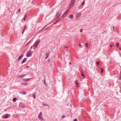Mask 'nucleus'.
Returning a JSON list of instances; mask_svg holds the SVG:
<instances>
[{
	"mask_svg": "<svg viewBox=\"0 0 121 121\" xmlns=\"http://www.w3.org/2000/svg\"><path fill=\"white\" fill-rule=\"evenodd\" d=\"M42 112H41L39 114L38 116V118L39 119H41V120H43V118H42Z\"/></svg>",
	"mask_w": 121,
	"mask_h": 121,
	"instance_id": "obj_1",
	"label": "nucleus"
},
{
	"mask_svg": "<svg viewBox=\"0 0 121 121\" xmlns=\"http://www.w3.org/2000/svg\"><path fill=\"white\" fill-rule=\"evenodd\" d=\"M19 106L20 107L22 108H24L25 107V104L22 103H20Z\"/></svg>",
	"mask_w": 121,
	"mask_h": 121,
	"instance_id": "obj_2",
	"label": "nucleus"
},
{
	"mask_svg": "<svg viewBox=\"0 0 121 121\" xmlns=\"http://www.w3.org/2000/svg\"><path fill=\"white\" fill-rule=\"evenodd\" d=\"M74 0H71L70 4V7L74 4Z\"/></svg>",
	"mask_w": 121,
	"mask_h": 121,
	"instance_id": "obj_3",
	"label": "nucleus"
},
{
	"mask_svg": "<svg viewBox=\"0 0 121 121\" xmlns=\"http://www.w3.org/2000/svg\"><path fill=\"white\" fill-rule=\"evenodd\" d=\"M61 14L60 13L59 15L58 16L56 20V22L55 23H54V24H55V23L57 22L59 20L60 18V15Z\"/></svg>",
	"mask_w": 121,
	"mask_h": 121,
	"instance_id": "obj_4",
	"label": "nucleus"
},
{
	"mask_svg": "<svg viewBox=\"0 0 121 121\" xmlns=\"http://www.w3.org/2000/svg\"><path fill=\"white\" fill-rule=\"evenodd\" d=\"M69 11V10H67L66 12L64 13L63 14L62 16H65L67 14Z\"/></svg>",
	"mask_w": 121,
	"mask_h": 121,
	"instance_id": "obj_5",
	"label": "nucleus"
},
{
	"mask_svg": "<svg viewBox=\"0 0 121 121\" xmlns=\"http://www.w3.org/2000/svg\"><path fill=\"white\" fill-rule=\"evenodd\" d=\"M39 41H37L35 44V47H37V46L39 44Z\"/></svg>",
	"mask_w": 121,
	"mask_h": 121,
	"instance_id": "obj_6",
	"label": "nucleus"
},
{
	"mask_svg": "<svg viewBox=\"0 0 121 121\" xmlns=\"http://www.w3.org/2000/svg\"><path fill=\"white\" fill-rule=\"evenodd\" d=\"M26 58H24L22 62V64L25 62L26 61Z\"/></svg>",
	"mask_w": 121,
	"mask_h": 121,
	"instance_id": "obj_7",
	"label": "nucleus"
},
{
	"mask_svg": "<svg viewBox=\"0 0 121 121\" xmlns=\"http://www.w3.org/2000/svg\"><path fill=\"white\" fill-rule=\"evenodd\" d=\"M22 57H23V55H21L20 56H19V57L18 59V60H21L22 58Z\"/></svg>",
	"mask_w": 121,
	"mask_h": 121,
	"instance_id": "obj_8",
	"label": "nucleus"
},
{
	"mask_svg": "<svg viewBox=\"0 0 121 121\" xmlns=\"http://www.w3.org/2000/svg\"><path fill=\"white\" fill-rule=\"evenodd\" d=\"M30 80V78H26V79H24L23 78V80L24 81H25L26 82L27 81H28V80Z\"/></svg>",
	"mask_w": 121,
	"mask_h": 121,
	"instance_id": "obj_9",
	"label": "nucleus"
},
{
	"mask_svg": "<svg viewBox=\"0 0 121 121\" xmlns=\"http://www.w3.org/2000/svg\"><path fill=\"white\" fill-rule=\"evenodd\" d=\"M31 54L30 52H29L28 54H27L26 55V56L27 57H29L30 56Z\"/></svg>",
	"mask_w": 121,
	"mask_h": 121,
	"instance_id": "obj_10",
	"label": "nucleus"
},
{
	"mask_svg": "<svg viewBox=\"0 0 121 121\" xmlns=\"http://www.w3.org/2000/svg\"><path fill=\"white\" fill-rule=\"evenodd\" d=\"M20 93L22 94H25L26 93V92L25 91H21L20 92Z\"/></svg>",
	"mask_w": 121,
	"mask_h": 121,
	"instance_id": "obj_11",
	"label": "nucleus"
},
{
	"mask_svg": "<svg viewBox=\"0 0 121 121\" xmlns=\"http://www.w3.org/2000/svg\"><path fill=\"white\" fill-rule=\"evenodd\" d=\"M69 18H72L73 17V15L71 14L69 16Z\"/></svg>",
	"mask_w": 121,
	"mask_h": 121,
	"instance_id": "obj_12",
	"label": "nucleus"
},
{
	"mask_svg": "<svg viewBox=\"0 0 121 121\" xmlns=\"http://www.w3.org/2000/svg\"><path fill=\"white\" fill-rule=\"evenodd\" d=\"M8 116L9 115L8 114H7L4 117V118L5 119L7 118L8 117Z\"/></svg>",
	"mask_w": 121,
	"mask_h": 121,
	"instance_id": "obj_13",
	"label": "nucleus"
},
{
	"mask_svg": "<svg viewBox=\"0 0 121 121\" xmlns=\"http://www.w3.org/2000/svg\"><path fill=\"white\" fill-rule=\"evenodd\" d=\"M16 98H13V102H15L16 101Z\"/></svg>",
	"mask_w": 121,
	"mask_h": 121,
	"instance_id": "obj_14",
	"label": "nucleus"
},
{
	"mask_svg": "<svg viewBox=\"0 0 121 121\" xmlns=\"http://www.w3.org/2000/svg\"><path fill=\"white\" fill-rule=\"evenodd\" d=\"M26 15H25L24 16V17L23 18V20H25V19L26 18Z\"/></svg>",
	"mask_w": 121,
	"mask_h": 121,
	"instance_id": "obj_15",
	"label": "nucleus"
},
{
	"mask_svg": "<svg viewBox=\"0 0 121 121\" xmlns=\"http://www.w3.org/2000/svg\"><path fill=\"white\" fill-rule=\"evenodd\" d=\"M120 78H119V80H121V71L120 72Z\"/></svg>",
	"mask_w": 121,
	"mask_h": 121,
	"instance_id": "obj_16",
	"label": "nucleus"
},
{
	"mask_svg": "<svg viewBox=\"0 0 121 121\" xmlns=\"http://www.w3.org/2000/svg\"><path fill=\"white\" fill-rule=\"evenodd\" d=\"M33 97L34 99H35V98L36 97L35 95H33Z\"/></svg>",
	"mask_w": 121,
	"mask_h": 121,
	"instance_id": "obj_17",
	"label": "nucleus"
},
{
	"mask_svg": "<svg viewBox=\"0 0 121 121\" xmlns=\"http://www.w3.org/2000/svg\"><path fill=\"white\" fill-rule=\"evenodd\" d=\"M63 48H68V47L66 46H64L63 47Z\"/></svg>",
	"mask_w": 121,
	"mask_h": 121,
	"instance_id": "obj_18",
	"label": "nucleus"
},
{
	"mask_svg": "<svg viewBox=\"0 0 121 121\" xmlns=\"http://www.w3.org/2000/svg\"><path fill=\"white\" fill-rule=\"evenodd\" d=\"M88 44L87 43H86L85 44V45L86 47H88Z\"/></svg>",
	"mask_w": 121,
	"mask_h": 121,
	"instance_id": "obj_19",
	"label": "nucleus"
},
{
	"mask_svg": "<svg viewBox=\"0 0 121 121\" xmlns=\"http://www.w3.org/2000/svg\"><path fill=\"white\" fill-rule=\"evenodd\" d=\"M116 46L117 47H118L119 46V44L118 43H116Z\"/></svg>",
	"mask_w": 121,
	"mask_h": 121,
	"instance_id": "obj_20",
	"label": "nucleus"
},
{
	"mask_svg": "<svg viewBox=\"0 0 121 121\" xmlns=\"http://www.w3.org/2000/svg\"><path fill=\"white\" fill-rule=\"evenodd\" d=\"M97 64L98 65H100V64H99V62L98 61L97 62Z\"/></svg>",
	"mask_w": 121,
	"mask_h": 121,
	"instance_id": "obj_21",
	"label": "nucleus"
},
{
	"mask_svg": "<svg viewBox=\"0 0 121 121\" xmlns=\"http://www.w3.org/2000/svg\"><path fill=\"white\" fill-rule=\"evenodd\" d=\"M84 3H85V1H83V2L82 3V6H83L84 5Z\"/></svg>",
	"mask_w": 121,
	"mask_h": 121,
	"instance_id": "obj_22",
	"label": "nucleus"
},
{
	"mask_svg": "<svg viewBox=\"0 0 121 121\" xmlns=\"http://www.w3.org/2000/svg\"><path fill=\"white\" fill-rule=\"evenodd\" d=\"M82 75L83 77V78H84L85 77V76H84V74L82 73Z\"/></svg>",
	"mask_w": 121,
	"mask_h": 121,
	"instance_id": "obj_23",
	"label": "nucleus"
},
{
	"mask_svg": "<svg viewBox=\"0 0 121 121\" xmlns=\"http://www.w3.org/2000/svg\"><path fill=\"white\" fill-rule=\"evenodd\" d=\"M43 105H44V106H48V105L46 104H43Z\"/></svg>",
	"mask_w": 121,
	"mask_h": 121,
	"instance_id": "obj_24",
	"label": "nucleus"
},
{
	"mask_svg": "<svg viewBox=\"0 0 121 121\" xmlns=\"http://www.w3.org/2000/svg\"><path fill=\"white\" fill-rule=\"evenodd\" d=\"M44 84L45 85H46V83H45V80H44Z\"/></svg>",
	"mask_w": 121,
	"mask_h": 121,
	"instance_id": "obj_25",
	"label": "nucleus"
},
{
	"mask_svg": "<svg viewBox=\"0 0 121 121\" xmlns=\"http://www.w3.org/2000/svg\"><path fill=\"white\" fill-rule=\"evenodd\" d=\"M103 68H102L101 69V73H103Z\"/></svg>",
	"mask_w": 121,
	"mask_h": 121,
	"instance_id": "obj_26",
	"label": "nucleus"
},
{
	"mask_svg": "<svg viewBox=\"0 0 121 121\" xmlns=\"http://www.w3.org/2000/svg\"><path fill=\"white\" fill-rule=\"evenodd\" d=\"M18 78H22V75H20L18 76Z\"/></svg>",
	"mask_w": 121,
	"mask_h": 121,
	"instance_id": "obj_27",
	"label": "nucleus"
},
{
	"mask_svg": "<svg viewBox=\"0 0 121 121\" xmlns=\"http://www.w3.org/2000/svg\"><path fill=\"white\" fill-rule=\"evenodd\" d=\"M25 75V74H24L22 75V77H24Z\"/></svg>",
	"mask_w": 121,
	"mask_h": 121,
	"instance_id": "obj_28",
	"label": "nucleus"
},
{
	"mask_svg": "<svg viewBox=\"0 0 121 121\" xmlns=\"http://www.w3.org/2000/svg\"><path fill=\"white\" fill-rule=\"evenodd\" d=\"M46 55H47V56H48L49 54L48 53H46Z\"/></svg>",
	"mask_w": 121,
	"mask_h": 121,
	"instance_id": "obj_29",
	"label": "nucleus"
},
{
	"mask_svg": "<svg viewBox=\"0 0 121 121\" xmlns=\"http://www.w3.org/2000/svg\"><path fill=\"white\" fill-rule=\"evenodd\" d=\"M65 117V116L64 115H63L62 116V118H64Z\"/></svg>",
	"mask_w": 121,
	"mask_h": 121,
	"instance_id": "obj_30",
	"label": "nucleus"
},
{
	"mask_svg": "<svg viewBox=\"0 0 121 121\" xmlns=\"http://www.w3.org/2000/svg\"><path fill=\"white\" fill-rule=\"evenodd\" d=\"M73 121H77L76 119H75Z\"/></svg>",
	"mask_w": 121,
	"mask_h": 121,
	"instance_id": "obj_31",
	"label": "nucleus"
},
{
	"mask_svg": "<svg viewBox=\"0 0 121 121\" xmlns=\"http://www.w3.org/2000/svg\"><path fill=\"white\" fill-rule=\"evenodd\" d=\"M22 84L23 85H26L27 84H26V83H25V84L22 83Z\"/></svg>",
	"mask_w": 121,
	"mask_h": 121,
	"instance_id": "obj_32",
	"label": "nucleus"
},
{
	"mask_svg": "<svg viewBox=\"0 0 121 121\" xmlns=\"http://www.w3.org/2000/svg\"><path fill=\"white\" fill-rule=\"evenodd\" d=\"M75 83H76V85H78V82H75Z\"/></svg>",
	"mask_w": 121,
	"mask_h": 121,
	"instance_id": "obj_33",
	"label": "nucleus"
},
{
	"mask_svg": "<svg viewBox=\"0 0 121 121\" xmlns=\"http://www.w3.org/2000/svg\"><path fill=\"white\" fill-rule=\"evenodd\" d=\"M48 58V56H47L45 58V59H47Z\"/></svg>",
	"mask_w": 121,
	"mask_h": 121,
	"instance_id": "obj_34",
	"label": "nucleus"
},
{
	"mask_svg": "<svg viewBox=\"0 0 121 121\" xmlns=\"http://www.w3.org/2000/svg\"><path fill=\"white\" fill-rule=\"evenodd\" d=\"M32 48H33V47H32V46L31 47H30V49H32Z\"/></svg>",
	"mask_w": 121,
	"mask_h": 121,
	"instance_id": "obj_35",
	"label": "nucleus"
},
{
	"mask_svg": "<svg viewBox=\"0 0 121 121\" xmlns=\"http://www.w3.org/2000/svg\"><path fill=\"white\" fill-rule=\"evenodd\" d=\"M24 31H23L22 32V34H23V33L24 32Z\"/></svg>",
	"mask_w": 121,
	"mask_h": 121,
	"instance_id": "obj_36",
	"label": "nucleus"
},
{
	"mask_svg": "<svg viewBox=\"0 0 121 121\" xmlns=\"http://www.w3.org/2000/svg\"><path fill=\"white\" fill-rule=\"evenodd\" d=\"M79 46H81V45L80 44H79Z\"/></svg>",
	"mask_w": 121,
	"mask_h": 121,
	"instance_id": "obj_37",
	"label": "nucleus"
},
{
	"mask_svg": "<svg viewBox=\"0 0 121 121\" xmlns=\"http://www.w3.org/2000/svg\"><path fill=\"white\" fill-rule=\"evenodd\" d=\"M26 28V26H25L24 28V30H25V28Z\"/></svg>",
	"mask_w": 121,
	"mask_h": 121,
	"instance_id": "obj_38",
	"label": "nucleus"
},
{
	"mask_svg": "<svg viewBox=\"0 0 121 121\" xmlns=\"http://www.w3.org/2000/svg\"><path fill=\"white\" fill-rule=\"evenodd\" d=\"M119 49H120V50H121V48H119Z\"/></svg>",
	"mask_w": 121,
	"mask_h": 121,
	"instance_id": "obj_39",
	"label": "nucleus"
},
{
	"mask_svg": "<svg viewBox=\"0 0 121 121\" xmlns=\"http://www.w3.org/2000/svg\"><path fill=\"white\" fill-rule=\"evenodd\" d=\"M71 64V62H69V64Z\"/></svg>",
	"mask_w": 121,
	"mask_h": 121,
	"instance_id": "obj_40",
	"label": "nucleus"
},
{
	"mask_svg": "<svg viewBox=\"0 0 121 121\" xmlns=\"http://www.w3.org/2000/svg\"><path fill=\"white\" fill-rule=\"evenodd\" d=\"M110 46H111V47H112V45H110Z\"/></svg>",
	"mask_w": 121,
	"mask_h": 121,
	"instance_id": "obj_41",
	"label": "nucleus"
},
{
	"mask_svg": "<svg viewBox=\"0 0 121 121\" xmlns=\"http://www.w3.org/2000/svg\"><path fill=\"white\" fill-rule=\"evenodd\" d=\"M20 9H19V12L20 11Z\"/></svg>",
	"mask_w": 121,
	"mask_h": 121,
	"instance_id": "obj_42",
	"label": "nucleus"
},
{
	"mask_svg": "<svg viewBox=\"0 0 121 121\" xmlns=\"http://www.w3.org/2000/svg\"><path fill=\"white\" fill-rule=\"evenodd\" d=\"M80 31L81 32H82V31Z\"/></svg>",
	"mask_w": 121,
	"mask_h": 121,
	"instance_id": "obj_43",
	"label": "nucleus"
},
{
	"mask_svg": "<svg viewBox=\"0 0 121 121\" xmlns=\"http://www.w3.org/2000/svg\"><path fill=\"white\" fill-rule=\"evenodd\" d=\"M77 86H78V85H77Z\"/></svg>",
	"mask_w": 121,
	"mask_h": 121,
	"instance_id": "obj_44",
	"label": "nucleus"
},
{
	"mask_svg": "<svg viewBox=\"0 0 121 121\" xmlns=\"http://www.w3.org/2000/svg\"><path fill=\"white\" fill-rule=\"evenodd\" d=\"M85 0H83V1H85Z\"/></svg>",
	"mask_w": 121,
	"mask_h": 121,
	"instance_id": "obj_45",
	"label": "nucleus"
}]
</instances>
